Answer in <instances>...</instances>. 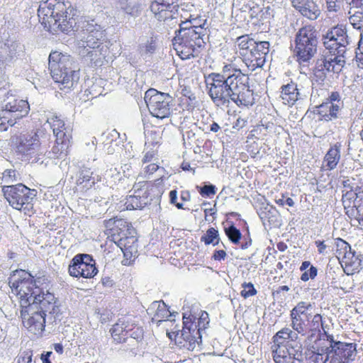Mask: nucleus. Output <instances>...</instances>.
Here are the masks:
<instances>
[{
    "label": "nucleus",
    "mask_w": 363,
    "mask_h": 363,
    "mask_svg": "<svg viewBox=\"0 0 363 363\" xmlns=\"http://www.w3.org/2000/svg\"><path fill=\"white\" fill-rule=\"evenodd\" d=\"M208 95L217 106H228L230 101L238 106H249L255 103L249 77L230 65L223 67L221 73L213 72L206 78Z\"/></svg>",
    "instance_id": "nucleus-1"
},
{
    "label": "nucleus",
    "mask_w": 363,
    "mask_h": 363,
    "mask_svg": "<svg viewBox=\"0 0 363 363\" xmlns=\"http://www.w3.org/2000/svg\"><path fill=\"white\" fill-rule=\"evenodd\" d=\"M69 1L47 0L42 2L38 10L40 21L52 33L69 32L76 24Z\"/></svg>",
    "instance_id": "nucleus-2"
},
{
    "label": "nucleus",
    "mask_w": 363,
    "mask_h": 363,
    "mask_svg": "<svg viewBox=\"0 0 363 363\" xmlns=\"http://www.w3.org/2000/svg\"><path fill=\"white\" fill-rule=\"evenodd\" d=\"M186 25L187 22H182L173 39L174 50L182 60L199 56L205 45L203 37L207 35L205 23L201 26H184Z\"/></svg>",
    "instance_id": "nucleus-3"
},
{
    "label": "nucleus",
    "mask_w": 363,
    "mask_h": 363,
    "mask_svg": "<svg viewBox=\"0 0 363 363\" xmlns=\"http://www.w3.org/2000/svg\"><path fill=\"white\" fill-rule=\"evenodd\" d=\"M73 58L60 52L54 51L49 55V69L53 80L60 84V89H69L79 78L75 70Z\"/></svg>",
    "instance_id": "nucleus-4"
},
{
    "label": "nucleus",
    "mask_w": 363,
    "mask_h": 363,
    "mask_svg": "<svg viewBox=\"0 0 363 363\" xmlns=\"http://www.w3.org/2000/svg\"><path fill=\"white\" fill-rule=\"evenodd\" d=\"M40 277L34 279V277L25 270H16L9 278V284L13 292H15L20 300L21 307H28L32 303H38L36 296H39L41 289Z\"/></svg>",
    "instance_id": "nucleus-5"
},
{
    "label": "nucleus",
    "mask_w": 363,
    "mask_h": 363,
    "mask_svg": "<svg viewBox=\"0 0 363 363\" xmlns=\"http://www.w3.org/2000/svg\"><path fill=\"white\" fill-rule=\"evenodd\" d=\"M318 32L311 25L298 30L295 38L294 53L299 64L310 62L317 52Z\"/></svg>",
    "instance_id": "nucleus-6"
},
{
    "label": "nucleus",
    "mask_w": 363,
    "mask_h": 363,
    "mask_svg": "<svg viewBox=\"0 0 363 363\" xmlns=\"http://www.w3.org/2000/svg\"><path fill=\"white\" fill-rule=\"evenodd\" d=\"M2 192L13 208L21 211L26 215L33 213V201L37 194L35 189H30L20 183L3 186Z\"/></svg>",
    "instance_id": "nucleus-7"
},
{
    "label": "nucleus",
    "mask_w": 363,
    "mask_h": 363,
    "mask_svg": "<svg viewBox=\"0 0 363 363\" xmlns=\"http://www.w3.org/2000/svg\"><path fill=\"white\" fill-rule=\"evenodd\" d=\"M16 150L18 153L26 157L28 159H33V162H38L47 151V147L40 140L38 132L30 131L22 133L16 137Z\"/></svg>",
    "instance_id": "nucleus-8"
},
{
    "label": "nucleus",
    "mask_w": 363,
    "mask_h": 363,
    "mask_svg": "<svg viewBox=\"0 0 363 363\" xmlns=\"http://www.w3.org/2000/svg\"><path fill=\"white\" fill-rule=\"evenodd\" d=\"M104 37V30L100 28L91 30L85 39L78 43L79 47L83 49L80 52L89 55L91 60L104 58L108 52L107 45L102 42Z\"/></svg>",
    "instance_id": "nucleus-9"
},
{
    "label": "nucleus",
    "mask_w": 363,
    "mask_h": 363,
    "mask_svg": "<svg viewBox=\"0 0 363 363\" xmlns=\"http://www.w3.org/2000/svg\"><path fill=\"white\" fill-rule=\"evenodd\" d=\"M144 99L152 116L160 119L169 116L170 103L172 101L169 94L150 89L145 92Z\"/></svg>",
    "instance_id": "nucleus-10"
},
{
    "label": "nucleus",
    "mask_w": 363,
    "mask_h": 363,
    "mask_svg": "<svg viewBox=\"0 0 363 363\" xmlns=\"http://www.w3.org/2000/svg\"><path fill=\"white\" fill-rule=\"evenodd\" d=\"M30 110V106L27 101L7 97L4 100L0 116L10 126L16 124V121L25 117Z\"/></svg>",
    "instance_id": "nucleus-11"
},
{
    "label": "nucleus",
    "mask_w": 363,
    "mask_h": 363,
    "mask_svg": "<svg viewBox=\"0 0 363 363\" xmlns=\"http://www.w3.org/2000/svg\"><path fill=\"white\" fill-rule=\"evenodd\" d=\"M298 339V333L294 332L289 328H284L278 331L273 337V345L272 350L273 354H277L278 357L283 355V352H288L290 350L302 349V345L300 342L297 341Z\"/></svg>",
    "instance_id": "nucleus-12"
},
{
    "label": "nucleus",
    "mask_w": 363,
    "mask_h": 363,
    "mask_svg": "<svg viewBox=\"0 0 363 363\" xmlns=\"http://www.w3.org/2000/svg\"><path fill=\"white\" fill-rule=\"evenodd\" d=\"M183 329L178 330L174 335V340L180 347L193 351L201 342V335L196 323L186 318L183 322Z\"/></svg>",
    "instance_id": "nucleus-13"
},
{
    "label": "nucleus",
    "mask_w": 363,
    "mask_h": 363,
    "mask_svg": "<svg viewBox=\"0 0 363 363\" xmlns=\"http://www.w3.org/2000/svg\"><path fill=\"white\" fill-rule=\"evenodd\" d=\"M345 65V56L330 52L329 55H323L316 61L314 75L320 80L326 77V72L339 74Z\"/></svg>",
    "instance_id": "nucleus-14"
},
{
    "label": "nucleus",
    "mask_w": 363,
    "mask_h": 363,
    "mask_svg": "<svg viewBox=\"0 0 363 363\" xmlns=\"http://www.w3.org/2000/svg\"><path fill=\"white\" fill-rule=\"evenodd\" d=\"M21 318L23 326L35 335L40 334L45 328V318L38 310V303H32L28 307H21Z\"/></svg>",
    "instance_id": "nucleus-15"
},
{
    "label": "nucleus",
    "mask_w": 363,
    "mask_h": 363,
    "mask_svg": "<svg viewBox=\"0 0 363 363\" xmlns=\"http://www.w3.org/2000/svg\"><path fill=\"white\" fill-rule=\"evenodd\" d=\"M97 272L95 262L90 255L86 254L76 255L69 266V273L74 277L91 278Z\"/></svg>",
    "instance_id": "nucleus-16"
},
{
    "label": "nucleus",
    "mask_w": 363,
    "mask_h": 363,
    "mask_svg": "<svg viewBox=\"0 0 363 363\" xmlns=\"http://www.w3.org/2000/svg\"><path fill=\"white\" fill-rule=\"evenodd\" d=\"M269 43L267 41L256 42L249 52H240L244 56L243 62L247 68L254 71L258 67H262L266 61V56L269 52Z\"/></svg>",
    "instance_id": "nucleus-17"
},
{
    "label": "nucleus",
    "mask_w": 363,
    "mask_h": 363,
    "mask_svg": "<svg viewBox=\"0 0 363 363\" xmlns=\"http://www.w3.org/2000/svg\"><path fill=\"white\" fill-rule=\"evenodd\" d=\"M174 0H154L150 5V11L160 21L173 19L172 11L176 5Z\"/></svg>",
    "instance_id": "nucleus-18"
},
{
    "label": "nucleus",
    "mask_w": 363,
    "mask_h": 363,
    "mask_svg": "<svg viewBox=\"0 0 363 363\" xmlns=\"http://www.w3.org/2000/svg\"><path fill=\"white\" fill-rule=\"evenodd\" d=\"M293 6L303 16L315 20L320 14V10L315 0H291Z\"/></svg>",
    "instance_id": "nucleus-19"
},
{
    "label": "nucleus",
    "mask_w": 363,
    "mask_h": 363,
    "mask_svg": "<svg viewBox=\"0 0 363 363\" xmlns=\"http://www.w3.org/2000/svg\"><path fill=\"white\" fill-rule=\"evenodd\" d=\"M320 337L314 341V344L312 346L314 350V352L318 355H323L327 354L329 356L333 352L337 353L335 341L333 340V335L322 334L319 335Z\"/></svg>",
    "instance_id": "nucleus-20"
},
{
    "label": "nucleus",
    "mask_w": 363,
    "mask_h": 363,
    "mask_svg": "<svg viewBox=\"0 0 363 363\" xmlns=\"http://www.w3.org/2000/svg\"><path fill=\"white\" fill-rule=\"evenodd\" d=\"M36 301L38 306V311L42 312L43 315L45 318V313L48 312L50 314H57L59 308L56 305L55 296L49 292L46 294L42 291L39 293V296H36Z\"/></svg>",
    "instance_id": "nucleus-21"
},
{
    "label": "nucleus",
    "mask_w": 363,
    "mask_h": 363,
    "mask_svg": "<svg viewBox=\"0 0 363 363\" xmlns=\"http://www.w3.org/2000/svg\"><path fill=\"white\" fill-rule=\"evenodd\" d=\"M340 111L338 104L334 105L333 103L325 101L315 106L314 112L318 114L321 121H330L337 118L338 113Z\"/></svg>",
    "instance_id": "nucleus-22"
},
{
    "label": "nucleus",
    "mask_w": 363,
    "mask_h": 363,
    "mask_svg": "<svg viewBox=\"0 0 363 363\" xmlns=\"http://www.w3.org/2000/svg\"><path fill=\"white\" fill-rule=\"evenodd\" d=\"M301 96L296 84L291 82L281 86V97L284 104L289 106L293 105L297 100L301 99Z\"/></svg>",
    "instance_id": "nucleus-23"
},
{
    "label": "nucleus",
    "mask_w": 363,
    "mask_h": 363,
    "mask_svg": "<svg viewBox=\"0 0 363 363\" xmlns=\"http://www.w3.org/2000/svg\"><path fill=\"white\" fill-rule=\"evenodd\" d=\"M147 311L151 314L154 313L152 320L157 322L165 320L172 315L166 304L161 301H154Z\"/></svg>",
    "instance_id": "nucleus-24"
},
{
    "label": "nucleus",
    "mask_w": 363,
    "mask_h": 363,
    "mask_svg": "<svg viewBox=\"0 0 363 363\" xmlns=\"http://www.w3.org/2000/svg\"><path fill=\"white\" fill-rule=\"evenodd\" d=\"M47 122L52 128L53 133L58 141L62 138H65L66 136H68V138H71L69 133L65 127V122L60 119V117L57 116H52L48 118Z\"/></svg>",
    "instance_id": "nucleus-25"
},
{
    "label": "nucleus",
    "mask_w": 363,
    "mask_h": 363,
    "mask_svg": "<svg viewBox=\"0 0 363 363\" xmlns=\"http://www.w3.org/2000/svg\"><path fill=\"white\" fill-rule=\"evenodd\" d=\"M341 145L338 143L332 146L324 157V163L328 169H334L340 160Z\"/></svg>",
    "instance_id": "nucleus-26"
},
{
    "label": "nucleus",
    "mask_w": 363,
    "mask_h": 363,
    "mask_svg": "<svg viewBox=\"0 0 363 363\" xmlns=\"http://www.w3.org/2000/svg\"><path fill=\"white\" fill-rule=\"evenodd\" d=\"M308 318V326L309 328V331L311 335L309 336L311 340H313V337L316 334L318 335H320V328L323 329L324 335H326L327 333V325H325L323 322V318L321 315L317 313L314 315L311 320H310L309 317L307 316Z\"/></svg>",
    "instance_id": "nucleus-27"
},
{
    "label": "nucleus",
    "mask_w": 363,
    "mask_h": 363,
    "mask_svg": "<svg viewBox=\"0 0 363 363\" xmlns=\"http://www.w3.org/2000/svg\"><path fill=\"white\" fill-rule=\"evenodd\" d=\"M302 349L290 350L288 352H283V355L277 356V354H274L273 357L276 363H301L302 359Z\"/></svg>",
    "instance_id": "nucleus-28"
},
{
    "label": "nucleus",
    "mask_w": 363,
    "mask_h": 363,
    "mask_svg": "<svg viewBox=\"0 0 363 363\" xmlns=\"http://www.w3.org/2000/svg\"><path fill=\"white\" fill-rule=\"evenodd\" d=\"M363 197V191L361 188H357L355 191H349L342 195V201L345 209L350 208L353 206H357V204L360 203Z\"/></svg>",
    "instance_id": "nucleus-29"
},
{
    "label": "nucleus",
    "mask_w": 363,
    "mask_h": 363,
    "mask_svg": "<svg viewBox=\"0 0 363 363\" xmlns=\"http://www.w3.org/2000/svg\"><path fill=\"white\" fill-rule=\"evenodd\" d=\"M149 202L147 191L144 194H134L127 199L126 204L128 209H137L144 208Z\"/></svg>",
    "instance_id": "nucleus-30"
},
{
    "label": "nucleus",
    "mask_w": 363,
    "mask_h": 363,
    "mask_svg": "<svg viewBox=\"0 0 363 363\" xmlns=\"http://www.w3.org/2000/svg\"><path fill=\"white\" fill-rule=\"evenodd\" d=\"M99 180L98 175L93 176V172L90 169L84 167L80 170L77 182L78 185H82L83 187L89 189Z\"/></svg>",
    "instance_id": "nucleus-31"
},
{
    "label": "nucleus",
    "mask_w": 363,
    "mask_h": 363,
    "mask_svg": "<svg viewBox=\"0 0 363 363\" xmlns=\"http://www.w3.org/2000/svg\"><path fill=\"white\" fill-rule=\"evenodd\" d=\"M127 238L125 240L121 239L119 240L118 245L120 246L121 250L123 251L124 257L121 262L123 265L127 266L130 264L131 262L138 256V250L137 247L134 245H127L126 242H125Z\"/></svg>",
    "instance_id": "nucleus-32"
},
{
    "label": "nucleus",
    "mask_w": 363,
    "mask_h": 363,
    "mask_svg": "<svg viewBox=\"0 0 363 363\" xmlns=\"http://www.w3.org/2000/svg\"><path fill=\"white\" fill-rule=\"evenodd\" d=\"M345 34H346L345 29L342 27H333L330 30L328 31L326 34L324 35L323 38V45L326 49L330 50V52H332L333 50V47L330 45L331 43H333L335 40H337V38H341Z\"/></svg>",
    "instance_id": "nucleus-33"
},
{
    "label": "nucleus",
    "mask_w": 363,
    "mask_h": 363,
    "mask_svg": "<svg viewBox=\"0 0 363 363\" xmlns=\"http://www.w3.org/2000/svg\"><path fill=\"white\" fill-rule=\"evenodd\" d=\"M127 325L124 321L119 320L110 330L112 337L116 342H125L128 338Z\"/></svg>",
    "instance_id": "nucleus-34"
},
{
    "label": "nucleus",
    "mask_w": 363,
    "mask_h": 363,
    "mask_svg": "<svg viewBox=\"0 0 363 363\" xmlns=\"http://www.w3.org/2000/svg\"><path fill=\"white\" fill-rule=\"evenodd\" d=\"M70 139L68 138V136H66L65 138H62L60 141L56 139V143L52 147V151L49 152V154H52L54 157L57 158H63L67 155L68 148L69 147Z\"/></svg>",
    "instance_id": "nucleus-35"
},
{
    "label": "nucleus",
    "mask_w": 363,
    "mask_h": 363,
    "mask_svg": "<svg viewBox=\"0 0 363 363\" xmlns=\"http://www.w3.org/2000/svg\"><path fill=\"white\" fill-rule=\"evenodd\" d=\"M337 353L341 357H343L345 359H352L355 355L356 345L353 343H344L340 341L335 342Z\"/></svg>",
    "instance_id": "nucleus-36"
},
{
    "label": "nucleus",
    "mask_w": 363,
    "mask_h": 363,
    "mask_svg": "<svg viewBox=\"0 0 363 363\" xmlns=\"http://www.w3.org/2000/svg\"><path fill=\"white\" fill-rule=\"evenodd\" d=\"M337 247H340L338 252L339 256H342L343 262L345 265H352L353 258H354V252L351 251L350 245L342 240H340Z\"/></svg>",
    "instance_id": "nucleus-37"
},
{
    "label": "nucleus",
    "mask_w": 363,
    "mask_h": 363,
    "mask_svg": "<svg viewBox=\"0 0 363 363\" xmlns=\"http://www.w3.org/2000/svg\"><path fill=\"white\" fill-rule=\"evenodd\" d=\"M349 44L347 33L341 38H337L333 43H331L330 45L333 47V53H335L338 55L344 56L346 52V47Z\"/></svg>",
    "instance_id": "nucleus-38"
},
{
    "label": "nucleus",
    "mask_w": 363,
    "mask_h": 363,
    "mask_svg": "<svg viewBox=\"0 0 363 363\" xmlns=\"http://www.w3.org/2000/svg\"><path fill=\"white\" fill-rule=\"evenodd\" d=\"M201 240L206 245L212 244L214 246L218 245L220 240L218 231L214 228H210L201 238Z\"/></svg>",
    "instance_id": "nucleus-39"
},
{
    "label": "nucleus",
    "mask_w": 363,
    "mask_h": 363,
    "mask_svg": "<svg viewBox=\"0 0 363 363\" xmlns=\"http://www.w3.org/2000/svg\"><path fill=\"white\" fill-rule=\"evenodd\" d=\"M291 318V326L294 329V332L298 334L305 335L304 321L300 315H296L294 312L291 311L290 314Z\"/></svg>",
    "instance_id": "nucleus-40"
},
{
    "label": "nucleus",
    "mask_w": 363,
    "mask_h": 363,
    "mask_svg": "<svg viewBox=\"0 0 363 363\" xmlns=\"http://www.w3.org/2000/svg\"><path fill=\"white\" fill-rule=\"evenodd\" d=\"M120 9L127 14L135 16L139 11V5L131 0H121L119 3Z\"/></svg>",
    "instance_id": "nucleus-41"
},
{
    "label": "nucleus",
    "mask_w": 363,
    "mask_h": 363,
    "mask_svg": "<svg viewBox=\"0 0 363 363\" xmlns=\"http://www.w3.org/2000/svg\"><path fill=\"white\" fill-rule=\"evenodd\" d=\"M237 43L242 52H249L250 49L255 44V40L250 39L248 35H242L237 39Z\"/></svg>",
    "instance_id": "nucleus-42"
},
{
    "label": "nucleus",
    "mask_w": 363,
    "mask_h": 363,
    "mask_svg": "<svg viewBox=\"0 0 363 363\" xmlns=\"http://www.w3.org/2000/svg\"><path fill=\"white\" fill-rule=\"evenodd\" d=\"M120 142V134L115 129L106 132L103 134L104 145L113 144V143Z\"/></svg>",
    "instance_id": "nucleus-43"
},
{
    "label": "nucleus",
    "mask_w": 363,
    "mask_h": 363,
    "mask_svg": "<svg viewBox=\"0 0 363 363\" xmlns=\"http://www.w3.org/2000/svg\"><path fill=\"white\" fill-rule=\"evenodd\" d=\"M1 180L5 184H13L18 181V174L15 169H6L2 173Z\"/></svg>",
    "instance_id": "nucleus-44"
},
{
    "label": "nucleus",
    "mask_w": 363,
    "mask_h": 363,
    "mask_svg": "<svg viewBox=\"0 0 363 363\" xmlns=\"http://www.w3.org/2000/svg\"><path fill=\"white\" fill-rule=\"evenodd\" d=\"M225 232L232 242L235 244L239 242L241 238V233L234 225H230L229 228H225Z\"/></svg>",
    "instance_id": "nucleus-45"
},
{
    "label": "nucleus",
    "mask_w": 363,
    "mask_h": 363,
    "mask_svg": "<svg viewBox=\"0 0 363 363\" xmlns=\"http://www.w3.org/2000/svg\"><path fill=\"white\" fill-rule=\"evenodd\" d=\"M350 22L355 29L363 27V12L357 11L350 17Z\"/></svg>",
    "instance_id": "nucleus-46"
},
{
    "label": "nucleus",
    "mask_w": 363,
    "mask_h": 363,
    "mask_svg": "<svg viewBox=\"0 0 363 363\" xmlns=\"http://www.w3.org/2000/svg\"><path fill=\"white\" fill-rule=\"evenodd\" d=\"M156 49L155 40L151 38L150 40L144 45H140L139 50L142 55L147 53H153Z\"/></svg>",
    "instance_id": "nucleus-47"
},
{
    "label": "nucleus",
    "mask_w": 363,
    "mask_h": 363,
    "mask_svg": "<svg viewBox=\"0 0 363 363\" xmlns=\"http://www.w3.org/2000/svg\"><path fill=\"white\" fill-rule=\"evenodd\" d=\"M106 177L109 180L110 184H116L121 179L120 172L116 168H111L106 173Z\"/></svg>",
    "instance_id": "nucleus-48"
},
{
    "label": "nucleus",
    "mask_w": 363,
    "mask_h": 363,
    "mask_svg": "<svg viewBox=\"0 0 363 363\" xmlns=\"http://www.w3.org/2000/svg\"><path fill=\"white\" fill-rule=\"evenodd\" d=\"M312 307L310 303L304 301L299 302L291 311L294 312L296 315L305 314Z\"/></svg>",
    "instance_id": "nucleus-49"
},
{
    "label": "nucleus",
    "mask_w": 363,
    "mask_h": 363,
    "mask_svg": "<svg viewBox=\"0 0 363 363\" xmlns=\"http://www.w3.org/2000/svg\"><path fill=\"white\" fill-rule=\"evenodd\" d=\"M242 288L243 290L241 291V296L245 298L254 296L257 294V291L252 283H243Z\"/></svg>",
    "instance_id": "nucleus-50"
},
{
    "label": "nucleus",
    "mask_w": 363,
    "mask_h": 363,
    "mask_svg": "<svg viewBox=\"0 0 363 363\" xmlns=\"http://www.w3.org/2000/svg\"><path fill=\"white\" fill-rule=\"evenodd\" d=\"M104 223L106 228L113 230L115 226L117 228L119 226H123L125 222L123 219L113 218L104 220Z\"/></svg>",
    "instance_id": "nucleus-51"
},
{
    "label": "nucleus",
    "mask_w": 363,
    "mask_h": 363,
    "mask_svg": "<svg viewBox=\"0 0 363 363\" xmlns=\"http://www.w3.org/2000/svg\"><path fill=\"white\" fill-rule=\"evenodd\" d=\"M318 269L314 266H311L310 268L302 274L301 279L303 281H307L309 279H313L317 276Z\"/></svg>",
    "instance_id": "nucleus-52"
},
{
    "label": "nucleus",
    "mask_w": 363,
    "mask_h": 363,
    "mask_svg": "<svg viewBox=\"0 0 363 363\" xmlns=\"http://www.w3.org/2000/svg\"><path fill=\"white\" fill-rule=\"evenodd\" d=\"M208 314L206 311H202L200 318L198 320V323H195L197 325V329H199V332H201V329L206 328V325L208 324Z\"/></svg>",
    "instance_id": "nucleus-53"
},
{
    "label": "nucleus",
    "mask_w": 363,
    "mask_h": 363,
    "mask_svg": "<svg viewBox=\"0 0 363 363\" xmlns=\"http://www.w3.org/2000/svg\"><path fill=\"white\" fill-rule=\"evenodd\" d=\"M359 52L357 53L356 61L357 66L363 69V33L361 34V38L359 45Z\"/></svg>",
    "instance_id": "nucleus-54"
},
{
    "label": "nucleus",
    "mask_w": 363,
    "mask_h": 363,
    "mask_svg": "<svg viewBox=\"0 0 363 363\" xmlns=\"http://www.w3.org/2000/svg\"><path fill=\"white\" fill-rule=\"evenodd\" d=\"M197 188H199V193L203 196H209L211 195H214L216 194V188L213 185H205L204 186L201 188L199 186H197Z\"/></svg>",
    "instance_id": "nucleus-55"
},
{
    "label": "nucleus",
    "mask_w": 363,
    "mask_h": 363,
    "mask_svg": "<svg viewBox=\"0 0 363 363\" xmlns=\"http://www.w3.org/2000/svg\"><path fill=\"white\" fill-rule=\"evenodd\" d=\"M346 214L349 217H353L358 223V224L363 223V214H359V216L356 215V210L353 206L350 208L345 209Z\"/></svg>",
    "instance_id": "nucleus-56"
},
{
    "label": "nucleus",
    "mask_w": 363,
    "mask_h": 363,
    "mask_svg": "<svg viewBox=\"0 0 363 363\" xmlns=\"http://www.w3.org/2000/svg\"><path fill=\"white\" fill-rule=\"evenodd\" d=\"M325 101L333 103L334 105H335V104H338L340 110L342 107V103L340 101V94L337 92H332Z\"/></svg>",
    "instance_id": "nucleus-57"
},
{
    "label": "nucleus",
    "mask_w": 363,
    "mask_h": 363,
    "mask_svg": "<svg viewBox=\"0 0 363 363\" xmlns=\"http://www.w3.org/2000/svg\"><path fill=\"white\" fill-rule=\"evenodd\" d=\"M120 143H113V144L104 145L105 151L108 155H112L116 152L119 148Z\"/></svg>",
    "instance_id": "nucleus-58"
},
{
    "label": "nucleus",
    "mask_w": 363,
    "mask_h": 363,
    "mask_svg": "<svg viewBox=\"0 0 363 363\" xmlns=\"http://www.w3.org/2000/svg\"><path fill=\"white\" fill-rule=\"evenodd\" d=\"M352 9H359L363 11V0H345Z\"/></svg>",
    "instance_id": "nucleus-59"
},
{
    "label": "nucleus",
    "mask_w": 363,
    "mask_h": 363,
    "mask_svg": "<svg viewBox=\"0 0 363 363\" xmlns=\"http://www.w3.org/2000/svg\"><path fill=\"white\" fill-rule=\"evenodd\" d=\"M159 168V166L155 163H150L144 167L145 174L146 175L152 174Z\"/></svg>",
    "instance_id": "nucleus-60"
},
{
    "label": "nucleus",
    "mask_w": 363,
    "mask_h": 363,
    "mask_svg": "<svg viewBox=\"0 0 363 363\" xmlns=\"http://www.w3.org/2000/svg\"><path fill=\"white\" fill-rule=\"evenodd\" d=\"M323 363H344L342 358L339 354L332 355L330 357L327 356V358L324 359Z\"/></svg>",
    "instance_id": "nucleus-61"
},
{
    "label": "nucleus",
    "mask_w": 363,
    "mask_h": 363,
    "mask_svg": "<svg viewBox=\"0 0 363 363\" xmlns=\"http://www.w3.org/2000/svg\"><path fill=\"white\" fill-rule=\"evenodd\" d=\"M145 186V182L139 180L138 182L135 184L133 186L134 194H138V192H140V194H144L145 190L143 191V188Z\"/></svg>",
    "instance_id": "nucleus-62"
},
{
    "label": "nucleus",
    "mask_w": 363,
    "mask_h": 363,
    "mask_svg": "<svg viewBox=\"0 0 363 363\" xmlns=\"http://www.w3.org/2000/svg\"><path fill=\"white\" fill-rule=\"evenodd\" d=\"M338 0H326L327 8L329 11H337L339 6L336 4Z\"/></svg>",
    "instance_id": "nucleus-63"
},
{
    "label": "nucleus",
    "mask_w": 363,
    "mask_h": 363,
    "mask_svg": "<svg viewBox=\"0 0 363 363\" xmlns=\"http://www.w3.org/2000/svg\"><path fill=\"white\" fill-rule=\"evenodd\" d=\"M19 363H31L32 360V352L31 351H27L23 352V356L21 357Z\"/></svg>",
    "instance_id": "nucleus-64"
}]
</instances>
